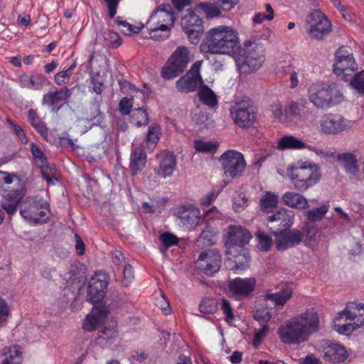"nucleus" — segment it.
<instances>
[{
	"label": "nucleus",
	"instance_id": "7ed1b4c3",
	"mask_svg": "<svg viewBox=\"0 0 364 364\" xmlns=\"http://www.w3.org/2000/svg\"><path fill=\"white\" fill-rule=\"evenodd\" d=\"M287 174L294 188L303 193L315 186L320 180V168L310 161L299 160L287 168Z\"/></svg>",
	"mask_w": 364,
	"mask_h": 364
},
{
	"label": "nucleus",
	"instance_id": "4be33fe9",
	"mask_svg": "<svg viewBox=\"0 0 364 364\" xmlns=\"http://www.w3.org/2000/svg\"><path fill=\"white\" fill-rule=\"evenodd\" d=\"M264 61V49L262 46L252 43L245 48L244 64L250 71L258 70Z\"/></svg>",
	"mask_w": 364,
	"mask_h": 364
},
{
	"label": "nucleus",
	"instance_id": "37998d69",
	"mask_svg": "<svg viewBox=\"0 0 364 364\" xmlns=\"http://www.w3.org/2000/svg\"><path fill=\"white\" fill-rule=\"evenodd\" d=\"M328 205H323L318 208L308 210L304 213L308 222L314 224L317 221H321L328 210Z\"/></svg>",
	"mask_w": 364,
	"mask_h": 364
},
{
	"label": "nucleus",
	"instance_id": "f3484780",
	"mask_svg": "<svg viewBox=\"0 0 364 364\" xmlns=\"http://www.w3.org/2000/svg\"><path fill=\"white\" fill-rule=\"evenodd\" d=\"M26 193V188L23 185L18 189L4 191L0 194L2 196L1 206L9 215H13L17 210V207Z\"/></svg>",
	"mask_w": 364,
	"mask_h": 364
},
{
	"label": "nucleus",
	"instance_id": "72a5a7b5",
	"mask_svg": "<svg viewBox=\"0 0 364 364\" xmlns=\"http://www.w3.org/2000/svg\"><path fill=\"white\" fill-rule=\"evenodd\" d=\"M337 161L345 169L347 173L355 175V173L358 171L357 159L353 154H339L337 156Z\"/></svg>",
	"mask_w": 364,
	"mask_h": 364
},
{
	"label": "nucleus",
	"instance_id": "9b49d317",
	"mask_svg": "<svg viewBox=\"0 0 364 364\" xmlns=\"http://www.w3.org/2000/svg\"><path fill=\"white\" fill-rule=\"evenodd\" d=\"M201 64L202 61H196L191 68L176 81V87L179 92L188 93L199 89L203 82L200 75Z\"/></svg>",
	"mask_w": 364,
	"mask_h": 364
},
{
	"label": "nucleus",
	"instance_id": "a19ab883",
	"mask_svg": "<svg viewBox=\"0 0 364 364\" xmlns=\"http://www.w3.org/2000/svg\"><path fill=\"white\" fill-rule=\"evenodd\" d=\"M278 203V196L270 191H266L259 200L260 208L263 211L274 208Z\"/></svg>",
	"mask_w": 364,
	"mask_h": 364
},
{
	"label": "nucleus",
	"instance_id": "49530a36",
	"mask_svg": "<svg viewBox=\"0 0 364 364\" xmlns=\"http://www.w3.org/2000/svg\"><path fill=\"white\" fill-rule=\"evenodd\" d=\"M75 63H73L68 69L57 73L54 75V81L58 85H66L69 82L70 76L75 68Z\"/></svg>",
	"mask_w": 364,
	"mask_h": 364
},
{
	"label": "nucleus",
	"instance_id": "4468645a",
	"mask_svg": "<svg viewBox=\"0 0 364 364\" xmlns=\"http://www.w3.org/2000/svg\"><path fill=\"white\" fill-rule=\"evenodd\" d=\"M348 121L338 114H326L320 119L321 131L326 134H337L346 129Z\"/></svg>",
	"mask_w": 364,
	"mask_h": 364
},
{
	"label": "nucleus",
	"instance_id": "6ab92c4d",
	"mask_svg": "<svg viewBox=\"0 0 364 364\" xmlns=\"http://www.w3.org/2000/svg\"><path fill=\"white\" fill-rule=\"evenodd\" d=\"M176 215L180 222L188 229H192L198 225L201 220L200 210L191 204L178 207Z\"/></svg>",
	"mask_w": 364,
	"mask_h": 364
},
{
	"label": "nucleus",
	"instance_id": "c9c22d12",
	"mask_svg": "<svg viewBox=\"0 0 364 364\" xmlns=\"http://www.w3.org/2000/svg\"><path fill=\"white\" fill-rule=\"evenodd\" d=\"M305 146L304 141L293 136H284L277 143V148L280 150L302 149Z\"/></svg>",
	"mask_w": 364,
	"mask_h": 364
},
{
	"label": "nucleus",
	"instance_id": "6e6552de",
	"mask_svg": "<svg viewBox=\"0 0 364 364\" xmlns=\"http://www.w3.org/2000/svg\"><path fill=\"white\" fill-rule=\"evenodd\" d=\"M308 33L310 38L321 40L331 31V23L320 11L315 10L308 16Z\"/></svg>",
	"mask_w": 364,
	"mask_h": 364
},
{
	"label": "nucleus",
	"instance_id": "cd10ccee",
	"mask_svg": "<svg viewBox=\"0 0 364 364\" xmlns=\"http://www.w3.org/2000/svg\"><path fill=\"white\" fill-rule=\"evenodd\" d=\"M147 161L146 154L141 144L135 146L130 155L129 169L132 176L139 173L145 167Z\"/></svg>",
	"mask_w": 364,
	"mask_h": 364
},
{
	"label": "nucleus",
	"instance_id": "13d9d810",
	"mask_svg": "<svg viewBox=\"0 0 364 364\" xmlns=\"http://www.w3.org/2000/svg\"><path fill=\"white\" fill-rule=\"evenodd\" d=\"M15 179L20 181V178L16 173H9L0 171V193L6 191L3 187L4 184H11Z\"/></svg>",
	"mask_w": 364,
	"mask_h": 364
},
{
	"label": "nucleus",
	"instance_id": "39448f33",
	"mask_svg": "<svg viewBox=\"0 0 364 364\" xmlns=\"http://www.w3.org/2000/svg\"><path fill=\"white\" fill-rule=\"evenodd\" d=\"M191 60V52L186 46H178L171 54L161 70V77L170 80L182 74Z\"/></svg>",
	"mask_w": 364,
	"mask_h": 364
},
{
	"label": "nucleus",
	"instance_id": "3c124183",
	"mask_svg": "<svg viewBox=\"0 0 364 364\" xmlns=\"http://www.w3.org/2000/svg\"><path fill=\"white\" fill-rule=\"evenodd\" d=\"M159 240L163 245V249H161L162 252H166L168 248L178 243V237L168 232L161 234L159 237Z\"/></svg>",
	"mask_w": 364,
	"mask_h": 364
},
{
	"label": "nucleus",
	"instance_id": "0e129e2a",
	"mask_svg": "<svg viewBox=\"0 0 364 364\" xmlns=\"http://www.w3.org/2000/svg\"><path fill=\"white\" fill-rule=\"evenodd\" d=\"M134 269L130 264H126L123 269L122 284L124 287L129 286L134 279Z\"/></svg>",
	"mask_w": 364,
	"mask_h": 364
},
{
	"label": "nucleus",
	"instance_id": "58836bf2",
	"mask_svg": "<svg viewBox=\"0 0 364 364\" xmlns=\"http://www.w3.org/2000/svg\"><path fill=\"white\" fill-rule=\"evenodd\" d=\"M161 135V129L159 124L154 123L149 126L146 134V147L150 151H152L156 146Z\"/></svg>",
	"mask_w": 364,
	"mask_h": 364
},
{
	"label": "nucleus",
	"instance_id": "473e14b6",
	"mask_svg": "<svg viewBox=\"0 0 364 364\" xmlns=\"http://www.w3.org/2000/svg\"><path fill=\"white\" fill-rule=\"evenodd\" d=\"M65 274L72 284L80 283L85 278L84 265L78 261H73L70 262Z\"/></svg>",
	"mask_w": 364,
	"mask_h": 364
},
{
	"label": "nucleus",
	"instance_id": "680f3d73",
	"mask_svg": "<svg viewBox=\"0 0 364 364\" xmlns=\"http://www.w3.org/2000/svg\"><path fill=\"white\" fill-rule=\"evenodd\" d=\"M221 310L225 315V321L228 323H231L235 320V315L232 311V306L228 300L223 298L221 301Z\"/></svg>",
	"mask_w": 364,
	"mask_h": 364
},
{
	"label": "nucleus",
	"instance_id": "052dcab7",
	"mask_svg": "<svg viewBox=\"0 0 364 364\" xmlns=\"http://www.w3.org/2000/svg\"><path fill=\"white\" fill-rule=\"evenodd\" d=\"M336 321L338 322L337 324H336V327H337V331L340 333H343V334H345V335H349L353 331H355V329H357L359 326H357V325L355 324V322L353 321V323H342V321H338L336 319Z\"/></svg>",
	"mask_w": 364,
	"mask_h": 364
},
{
	"label": "nucleus",
	"instance_id": "e2e57ef3",
	"mask_svg": "<svg viewBox=\"0 0 364 364\" xmlns=\"http://www.w3.org/2000/svg\"><path fill=\"white\" fill-rule=\"evenodd\" d=\"M303 230L305 232L306 237L310 241H316L318 230L314 224L305 222Z\"/></svg>",
	"mask_w": 364,
	"mask_h": 364
},
{
	"label": "nucleus",
	"instance_id": "a211bd4d",
	"mask_svg": "<svg viewBox=\"0 0 364 364\" xmlns=\"http://www.w3.org/2000/svg\"><path fill=\"white\" fill-rule=\"evenodd\" d=\"M159 165L154 168V173L160 178H167L173 174L176 168V156L167 150L161 151L156 155Z\"/></svg>",
	"mask_w": 364,
	"mask_h": 364
},
{
	"label": "nucleus",
	"instance_id": "de8ad7c7",
	"mask_svg": "<svg viewBox=\"0 0 364 364\" xmlns=\"http://www.w3.org/2000/svg\"><path fill=\"white\" fill-rule=\"evenodd\" d=\"M217 309V301L213 298H205L202 299L199 304V311L203 314H214Z\"/></svg>",
	"mask_w": 364,
	"mask_h": 364
},
{
	"label": "nucleus",
	"instance_id": "338daca9",
	"mask_svg": "<svg viewBox=\"0 0 364 364\" xmlns=\"http://www.w3.org/2000/svg\"><path fill=\"white\" fill-rule=\"evenodd\" d=\"M97 323V318L95 316L88 315L86 316L82 328L85 331L90 332L96 329Z\"/></svg>",
	"mask_w": 364,
	"mask_h": 364
},
{
	"label": "nucleus",
	"instance_id": "393cba45",
	"mask_svg": "<svg viewBox=\"0 0 364 364\" xmlns=\"http://www.w3.org/2000/svg\"><path fill=\"white\" fill-rule=\"evenodd\" d=\"M322 348L323 356L326 360L336 363L344 361L348 357L347 351L343 346L330 341H323Z\"/></svg>",
	"mask_w": 364,
	"mask_h": 364
},
{
	"label": "nucleus",
	"instance_id": "603ef678",
	"mask_svg": "<svg viewBox=\"0 0 364 364\" xmlns=\"http://www.w3.org/2000/svg\"><path fill=\"white\" fill-rule=\"evenodd\" d=\"M147 28L149 30V34L150 38L156 40V41H163L167 38L170 36L171 30H168V33L166 35L165 30L161 29V28H158V26L153 25H147Z\"/></svg>",
	"mask_w": 364,
	"mask_h": 364
},
{
	"label": "nucleus",
	"instance_id": "9d476101",
	"mask_svg": "<svg viewBox=\"0 0 364 364\" xmlns=\"http://www.w3.org/2000/svg\"><path fill=\"white\" fill-rule=\"evenodd\" d=\"M226 176L231 178L238 177L244 171L246 163L243 156L234 150L225 152L220 158Z\"/></svg>",
	"mask_w": 364,
	"mask_h": 364
},
{
	"label": "nucleus",
	"instance_id": "a18cd8bd",
	"mask_svg": "<svg viewBox=\"0 0 364 364\" xmlns=\"http://www.w3.org/2000/svg\"><path fill=\"white\" fill-rule=\"evenodd\" d=\"M130 121L131 123L136 127L146 125L149 122L148 114L143 108L139 107L134 109L131 114Z\"/></svg>",
	"mask_w": 364,
	"mask_h": 364
},
{
	"label": "nucleus",
	"instance_id": "7c9ffc66",
	"mask_svg": "<svg viewBox=\"0 0 364 364\" xmlns=\"http://www.w3.org/2000/svg\"><path fill=\"white\" fill-rule=\"evenodd\" d=\"M293 294V290L290 287H282L278 291L272 293L267 291L265 294L264 300H269L277 306H283L290 299Z\"/></svg>",
	"mask_w": 364,
	"mask_h": 364
},
{
	"label": "nucleus",
	"instance_id": "f257e3e1",
	"mask_svg": "<svg viewBox=\"0 0 364 364\" xmlns=\"http://www.w3.org/2000/svg\"><path fill=\"white\" fill-rule=\"evenodd\" d=\"M204 54L228 55L233 56L241 49L237 31L231 26H218L205 33L200 46Z\"/></svg>",
	"mask_w": 364,
	"mask_h": 364
},
{
	"label": "nucleus",
	"instance_id": "774afa93",
	"mask_svg": "<svg viewBox=\"0 0 364 364\" xmlns=\"http://www.w3.org/2000/svg\"><path fill=\"white\" fill-rule=\"evenodd\" d=\"M132 107V100L128 97L122 98L119 104V112L122 115L130 114Z\"/></svg>",
	"mask_w": 364,
	"mask_h": 364
},
{
	"label": "nucleus",
	"instance_id": "423d86ee",
	"mask_svg": "<svg viewBox=\"0 0 364 364\" xmlns=\"http://www.w3.org/2000/svg\"><path fill=\"white\" fill-rule=\"evenodd\" d=\"M234 123L241 128L251 127L256 120V108L250 100L235 102L230 109Z\"/></svg>",
	"mask_w": 364,
	"mask_h": 364
},
{
	"label": "nucleus",
	"instance_id": "5701e85b",
	"mask_svg": "<svg viewBox=\"0 0 364 364\" xmlns=\"http://www.w3.org/2000/svg\"><path fill=\"white\" fill-rule=\"evenodd\" d=\"M256 279L254 277L235 278L228 283L230 291L236 297H247L255 289Z\"/></svg>",
	"mask_w": 364,
	"mask_h": 364
},
{
	"label": "nucleus",
	"instance_id": "ea45409f",
	"mask_svg": "<svg viewBox=\"0 0 364 364\" xmlns=\"http://www.w3.org/2000/svg\"><path fill=\"white\" fill-rule=\"evenodd\" d=\"M4 358L0 364H20L21 352L18 346H14L4 350Z\"/></svg>",
	"mask_w": 364,
	"mask_h": 364
},
{
	"label": "nucleus",
	"instance_id": "bb28decb",
	"mask_svg": "<svg viewBox=\"0 0 364 364\" xmlns=\"http://www.w3.org/2000/svg\"><path fill=\"white\" fill-rule=\"evenodd\" d=\"M252 236L245 228L240 225H230L228 229L227 243L232 246H239L248 244Z\"/></svg>",
	"mask_w": 364,
	"mask_h": 364
},
{
	"label": "nucleus",
	"instance_id": "e433bc0d",
	"mask_svg": "<svg viewBox=\"0 0 364 364\" xmlns=\"http://www.w3.org/2000/svg\"><path fill=\"white\" fill-rule=\"evenodd\" d=\"M28 118L31 124L35 128V129L43 139H46L48 134V129L45 123L38 117L36 111L33 109H30L28 111Z\"/></svg>",
	"mask_w": 364,
	"mask_h": 364
},
{
	"label": "nucleus",
	"instance_id": "b1692460",
	"mask_svg": "<svg viewBox=\"0 0 364 364\" xmlns=\"http://www.w3.org/2000/svg\"><path fill=\"white\" fill-rule=\"evenodd\" d=\"M338 321H355L357 326L364 324V304L351 303L347 305L346 308L338 314L336 317Z\"/></svg>",
	"mask_w": 364,
	"mask_h": 364
},
{
	"label": "nucleus",
	"instance_id": "4c0bfd02",
	"mask_svg": "<svg viewBox=\"0 0 364 364\" xmlns=\"http://www.w3.org/2000/svg\"><path fill=\"white\" fill-rule=\"evenodd\" d=\"M198 96L200 101L210 107L218 105V101L215 92L207 85H202L198 89Z\"/></svg>",
	"mask_w": 364,
	"mask_h": 364
},
{
	"label": "nucleus",
	"instance_id": "f03ea898",
	"mask_svg": "<svg viewBox=\"0 0 364 364\" xmlns=\"http://www.w3.org/2000/svg\"><path fill=\"white\" fill-rule=\"evenodd\" d=\"M318 316L314 309L286 321L278 328L282 342L299 344L308 339L309 334L318 330Z\"/></svg>",
	"mask_w": 364,
	"mask_h": 364
},
{
	"label": "nucleus",
	"instance_id": "bf43d9fd",
	"mask_svg": "<svg viewBox=\"0 0 364 364\" xmlns=\"http://www.w3.org/2000/svg\"><path fill=\"white\" fill-rule=\"evenodd\" d=\"M41 174L43 178L47 181L48 184H53V178L57 180L55 176L56 171L55 168H52L45 164H41Z\"/></svg>",
	"mask_w": 364,
	"mask_h": 364
},
{
	"label": "nucleus",
	"instance_id": "69168bd1",
	"mask_svg": "<svg viewBox=\"0 0 364 364\" xmlns=\"http://www.w3.org/2000/svg\"><path fill=\"white\" fill-rule=\"evenodd\" d=\"M262 328L259 331H256L254 335V338L252 340V345L255 348H258L260 345L262 339L266 336L267 331L269 329L268 325H261Z\"/></svg>",
	"mask_w": 364,
	"mask_h": 364
},
{
	"label": "nucleus",
	"instance_id": "6e6d98bb",
	"mask_svg": "<svg viewBox=\"0 0 364 364\" xmlns=\"http://www.w3.org/2000/svg\"><path fill=\"white\" fill-rule=\"evenodd\" d=\"M259 245L263 251H268L272 245V238L264 232L259 230L256 235Z\"/></svg>",
	"mask_w": 364,
	"mask_h": 364
},
{
	"label": "nucleus",
	"instance_id": "79ce46f5",
	"mask_svg": "<svg viewBox=\"0 0 364 364\" xmlns=\"http://www.w3.org/2000/svg\"><path fill=\"white\" fill-rule=\"evenodd\" d=\"M259 305L260 306L255 309L253 317L260 323V325H267L272 317L271 309H269L267 306L265 300H264L263 304Z\"/></svg>",
	"mask_w": 364,
	"mask_h": 364
},
{
	"label": "nucleus",
	"instance_id": "2f4dec72",
	"mask_svg": "<svg viewBox=\"0 0 364 364\" xmlns=\"http://www.w3.org/2000/svg\"><path fill=\"white\" fill-rule=\"evenodd\" d=\"M46 81V77L41 74H23L20 76L21 86L28 89L41 90Z\"/></svg>",
	"mask_w": 364,
	"mask_h": 364
},
{
	"label": "nucleus",
	"instance_id": "09e8293b",
	"mask_svg": "<svg viewBox=\"0 0 364 364\" xmlns=\"http://www.w3.org/2000/svg\"><path fill=\"white\" fill-rule=\"evenodd\" d=\"M232 257L239 270H244L249 266L250 255L247 250L242 248L238 255Z\"/></svg>",
	"mask_w": 364,
	"mask_h": 364
},
{
	"label": "nucleus",
	"instance_id": "aec40b11",
	"mask_svg": "<svg viewBox=\"0 0 364 364\" xmlns=\"http://www.w3.org/2000/svg\"><path fill=\"white\" fill-rule=\"evenodd\" d=\"M349 50L348 47L341 46L336 52L333 71L336 75H341L346 70H354L357 68L353 54Z\"/></svg>",
	"mask_w": 364,
	"mask_h": 364
},
{
	"label": "nucleus",
	"instance_id": "8fccbe9b",
	"mask_svg": "<svg viewBox=\"0 0 364 364\" xmlns=\"http://www.w3.org/2000/svg\"><path fill=\"white\" fill-rule=\"evenodd\" d=\"M350 85L360 95H364V70L355 73L352 77Z\"/></svg>",
	"mask_w": 364,
	"mask_h": 364
},
{
	"label": "nucleus",
	"instance_id": "1a4fd4ad",
	"mask_svg": "<svg viewBox=\"0 0 364 364\" xmlns=\"http://www.w3.org/2000/svg\"><path fill=\"white\" fill-rule=\"evenodd\" d=\"M176 17L172 6L170 4H161L157 6L151 13L146 25H153L165 30L166 35L168 30L173 27Z\"/></svg>",
	"mask_w": 364,
	"mask_h": 364
},
{
	"label": "nucleus",
	"instance_id": "a878e982",
	"mask_svg": "<svg viewBox=\"0 0 364 364\" xmlns=\"http://www.w3.org/2000/svg\"><path fill=\"white\" fill-rule=\"evenodd\" d=\"M284 112L294 117L300 119L308 120L310 117L316 119V115L313 109L307 106L306 100H301L299 102L289 101L287 105Z\"/></svg>",
	"mask_w": 364,
	"mask_h": 364
},
{
	"label": "nucleus",
	"instance_id": "0eeeda50",
	"mask_svg": "<svg viewBox=\"0 0 364 364\" xmlns=\"http://www.w3.org/2000/svg\"><path fill=\"white\" fill-rule=\"evenodd\" d=\"M28 208L21 210V216L28 221L39 223L46 221L50 213L49 203L39 196L27 198Z\"/></svg>",
	"mask_w": 364,
	"mask_h": 364
},
{
	"label": "nucleus",
	"instance_id": "2eb2a0df",
	"mask_svg": "<svg viewBox=\"0 0 364 364\" xmlns=\"http://www.w3.org/2000/svg\"><path fill=\"white\" fill-rule=\"evenodd\" d=\"M74 88L63 87L60 90L49 91L43 97V104L48 106L51 111L57 112L68 102Z\"/></svg>",
	"mask_w": 364,
	"mask_h": 364
},
{
	"label": "nucleus",
	"instance_id": "f704fd0d",
	"mask_svg": "<svg viewBox=\"0 0 364 364\" xmlns=\"http://www.w3.org/2000/svg\"><path fill=\"white\" fill-rule=\"evenodd\" d=\"M181 23L183 30H196L199 27L200 31H203L202 19L192 10H188V14L182 18Z\"/></svg>",
	"mask_w": 364,
	"mask_h": 364
},
{
	"label": "nucleus",
	"instance_id": "5fc2aeb1",
	"mask_svg": "<svg viewBox=\"0 0 364 364\" xmlns=\"http://www.w3.org/2000/svg\"><path fill=\"white\" fill-rule=\"evenodd\" d=\"M194 146L197 151L203 153H214L217 149L215 143L200 140L195 141Z\"/></svg>",
	"mask_w": 364,
	"mask_h": 364
},
{
	"label": "nucleus",
	"instance_id": "c03bdc74",
	"mask_svg": "<svg viewBox=\"0 0 364 364\" xmlns=\"http://www.w3.org/2000/svg\"><path fill=\"white\" fill-rule=\"evenodd\" d=\"M195 9L198 13L204 14L208 18L220 16L221 14L220 9L210 3H200L196 6Z\"/></svg>",
	"mask_w": 364,
	"mask_h": 364
},
{
	"label": "nucleus",
	"instance_id": "4d7b16f0",
	"mask_svg": "<svg viewBox=\"0 0 364 364\" xmlns=\"http://www.w3.org/2000/svg\"><path fill=\"white\" fill-rule=\"evenodd\" d=\"M248 205V198L243 193H239L233 198V208L236 212H241Z\"/></svg>",
	"mask_w": 364,
	"mask_h": 364
},
{
	"label": "nucleus",
	"instance_id": "864d4df0",
	"mask_svg": "<svg viewBox=\"0 0 364 364\" xmlns=\"http://www.w3.org/2000/svg\"><path fill=\"white\" fill-rule=\"evenodd\" d=\"M114 21L117 24V26L122 27L120 31L124 35L129 36L139 32L140 27L134 26L129 24L128 22L122 20V18L119 16H117Z\"/></svg>",
	"mask_w": 364,
	"mask_h": 364
},
{
	"label": "nucleus",
	"instance_id": "dca6fc26",
	"mask_svg": "<svg viewBox=\"0 0 364 364\" xmlns=\"http://www.w3.org/2000/svg\"><path fill=\"white\" fill-rule=\"evenodd\" d=\"M196 264L204 274L211 277L220 269L221 256L215 250L204 252L200 255Z\"/></svg>",
	"mask_w": 364,
	"mask_h": 364
},
{
	"label": "nucleus",
	"instance_id": "c85d7f7f",
	"mask_svg": "<svg viewBox=\"0 0 364 364\" xmlns=\"http://www.w3.org/2000/svg\"><path fill=\"white\" fill-rule=\"evenodd\" d=\"M118 339V331L116 327L105 326L99 330L98 335L95 339L96 344L101 348L111 347Z\"/></svg>",
	"mask_w": 364,
	"mask_h": 364
},
{
	"label": "nucleus",
	"instance_id": "412c9836",
	"mask_svg": "<svg viewBox=\"0 0 364 364\" xmlns=\"http://www.w3.org/2000/svg\"><path fill=\"white\" fill-rule=\"evenodd\" d=\"M267 221L273 225L270 229L275 228V231L289 230L294 222V213L286 208H281L267 217Z\"/></svg>",
	"mask_w": 364,
	"mask_h": 364
},
{
	"label": "nucleus",
	"instance_id": "f8f14e48",
	"mask_svg": "<svg viewBox=\"0 0 364 364\" xmlns=\"http://www.w3.org/2000/svg\"><path fill=\"white\" fill-rule=\"evenodd\" d=\"M275 237V245L278 250H285L298 245L302 241L304 233L298 229L272 231Z\"/></svg>",
	"mask_w": 364,
	"mask_h": 364
},
{
	"label": "nucleus",
	"instance_id": "20e7f679",
	"mask_svg": "<svg viewBox=\"0 0 364 364\" xmlns=\"http://www.w3.org/2000/svg\"><path fill=\"white\" fill-rule=\"evenodd\" d=\"M309 100L318 109H327L342 102L341 86L336 83H314L308 88Z\"/></svg>",
	"mask_w": 364,
	"mask_h": 364
},
{
	"label": "nucleus",
	"instance_id": "ddd939ff",
	"mask_svg": "<svg viewBox=\"0 0 364 364\" xmlns=\"http://www.w3.org/2000/svg\"><path fill=\"white\" fill-rule=\"evenodd\" d=\"M107 277L105 274H96L90 280L87 300L92 304L101 301L107 292Z\"/></svg>",
	"mask_w": 364,
	"mask_h": 364
},
{
	"label": "nucleus",
	"instance_id": "c756f323",
	"mask_svg": "<svg viewBox=\"0 0 364 364\" xmlns=\"http://www.w3.org/2000/svg\"><path fill=\"white\" fill-rule=\"evenodd\" d=\"M301 192L296 193L292 191L286 192L282 197V202L291 208L298 210H306L309 207L308 200L301 194Z\"/></svg>",
	"mask_w": 364,
	"mask_h": 364
}]
</instances>
